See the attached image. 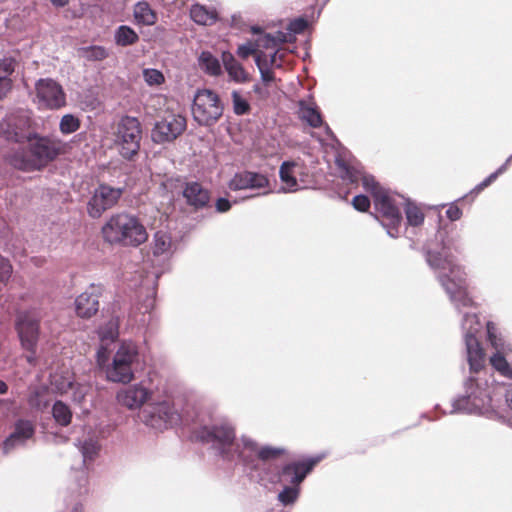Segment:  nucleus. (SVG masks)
I'll list each match as a JSON object with an SVG mask.
<instances>
[{
    "instance_id": "1",
    "label": "nucleus",
    "mask_w": 512,
    "mask_h": 512,
    "mask_svg": "<svg viewBox=\"0 0 512 512\" xmlns=\"http://www.w3.org/2000/svg\"><path fill=\"white\" fill-rule=\"evenodd\" d=\"M460 249V236L453 229L440 227L433 239L424 246V255L431 269L438 272V280L455 308H468L473 300L467 293V279L463 268L454 261L453 251Z\"/></svg>"
},
{
    "instance_id": "2",
    "label": "nucleus",
    "mask_w": 512,
    "mask_h": 512,
    "mask_svg": "<svg viewBox=\"0 0 512 512\" xmlns=\"http://www.w3.org/2000/svg\"><path fill=\"white\" fill-rule=\"evenodd\" d=\"M335 163L341 170L340 177L344 181L350 184H358L361 181L364 190L373 197L375 219L380 222L388 236L397 238L403 217L394 197L380 186L374 176L366 174L361 167L350 165L341 158H336Z\"/></svg>"
},
{
    "instance_id": "3",
    "label": "nucleus",
    "mask_w": 512,
    "mask_h": 512,
    "mask_svg": "<svg viewBox=\"0 0 512 512\" xmlns=\"http://www.w3.org/2000/svg\"><path fill=\"white\" fill-rule=\"evenodd\" d=\"M62 153L61 142L39 134L29 136L22 146L5 155L6 163L22 172L42 171Z\"/></svg>"
},
{
    "instance_id": "4",
    "label": "nucleus",
    "mask_w": 512,
    "mask_h": 512,
    "mask_svg": "<svg viewBox=\"0 0 512 512\" xmlns=\"http://www.w3.org/2000/svg\"><path fill=\"white\" fill-rule=\"evenodd\" d=\"M485 362L477 371L469 368L463 381V393L451 401L450 414L485 415L492 411V386L485 377Z\"/></svg>"
},
{
    "instance_id": "5",
    "label": "nucleus",
    "mask_w": 512,
    "mask_h": 512,
    "mask_svg": "<svg viewBox=\"0 0 512 512\" xmlns=\"http://www.w3.org/2000/svg\"><path fill=\"white\" fill-rule=\"evenodd\" d=\"M194 435L200 442L209 445L213 453L226 462L239 464L242 454V440L236 437L234 424L228 419L214 420L200 425Z\"/></svg>"
},
{
    "instance_id": "6",
    "label": "nucleus",
    "mask_w": 512,
    "mask_h": 512,
    "mask_svg": "<svg viewBox=\"0 0 512 512\" xmlns=\"http://www.w3.org/2000/svg\"><path fill=\"white\" fill-rule=\"evenodd\" d=\"M105 242L121 247H138L148 240V232L141 220L130 213L112 215L102 226Z\"/></svg>"
},
{
    "instance_id": "7",
    "label": "nucleus",
    "mask_w": 512,
    "mask_h": 512,
    "mask_svg": "<svg viewBox=\"0 0 512 512\" xmlns=\"http://www.w3.org/2000/svg\"><path fill=\"white\" fill-rule=\"evenodd\" d=\"M323 459L322 455L312 456L299 461H292L279 470L280 479L290 482L278 493V500L284 506L294 504L300 495V484Z\"/></svg>"
},
{
    "instance_id": "8",
    "label": "nucleus",
    "mask_w": 512,
    "mask_h": 512,
    "mask_svg": "<svg viewBox=\"0 0 512 512\" xmlns=\"http://www.w3.org/2000/svg\"><path fill=\"white\" fill-rule=\"evenodd\" d=\"M142 139V126L138 118L125 115L121 117L115 132V145L125 160L132 161L138 156Z\"/></svg>"
},
{
    "instance_id": "9",
    "label": "nucleus",
    "mask_w": 512,
    "mask_h": 512,
    "mask_svg": "<svg viewBox=\"0 0 512 512\" xmlns=\"http://www.w3.org/2000/svg\"><path fill=\"white\" fill-rule=\"evenodd\" d=\"M139 353L135 344L123 342L117 349L112 363L106 369V377L111 382L129 383L134 378V366Z\"/></svg>"
},
{
    "instance_id": "10",
    "label": "nucleus",
    "mask_w": 512,
    "mask_h": 512,
    "mask_svg": "<svg viewBox=\"0 0 512 512\" xmlns=\"http://www.w3.org/2000/svg\"><path fill=\"white\" fill-rule=\"evenodd\" d=\"M242 440V454L239 464L245 470L258 471L260 469V462H268L278 459L286 450L282 447H274L264 445L259 447L258 443L247 435L241 436Z\"/></svg>"
},
{
    "instance_id": "11",
    "label": "nucleus",
    "mask_w": 512,
    "mask_h": 512,
    "mask_svg": "<svg viewBox=\"0 0 512 512\" xmlns=\"http://www.w3.org/2000/svg\"><path fill=\"white\" fill-rule=\"evenodd\" d=\"M464 342L466 347L467 362L472 371H477L484 363V350L481 347L476 334L481 329V323L476 313L464 312L461 320Z\"/></svg>"
},
{
    "instance_id": "12",
    "label": "nucleus",
    "mask_w": 512,
    "mask_h": 512,
    "mask_svg": "<svg viewBox=\"0 0 512 512\" xmlns=\"http://www.w3.org/2000/svg\"><path fill=\"white\" fill-rule=\"evenodd\" d=\"M32 124L30 116L24 111L7 114L0 119V137L22 146L29 136L34 135Z\"/></svg>"
},
{
    "instance_id": "13",
    "label": "nucleus",
    "mask_w": 512,
    "mask_h": 512,
    "mask_svg": "<svg viewBox=\"0 0 512 512\" xmlns=\"http://www.w3.org/2000/svg\"><path fill=\"white\" fill-rule=\"evenodd\" d=\"M256 50L252 43H245L238 47L237 55L243 59L255 54V61L261 73L262 81L268 84L273 81V68H280L282 65L283 54L280 50L266 49L259 47Z\"/></svg>"
},
{
    "instance_id": "14",
    "label": "nucleus",
    "mask_w": 512,
    "mask_h": 512,
    "mask_svg": "<svg viewBox=\"0 0 512 512\" xmlns=\"http://www.w3.org/2000/svg\"><path fill=\"white\" fill-rule=\"evenodd\" d=\"M125 187H113L110 184L101 182L93 190L87 202V214L92 219L100 218L107 210L117 205Z\"/></svg>"
},
{
    "instance_id": "15",
    "label": "nucleus",
    "mask_w": 512,
    "mask_h": 512,
    "mask_svg": "<svg viewBox=\"0 0 512 512\" xmlns=\"http://www.w3.org/2000/svg\"><path fill=\"white\" fill-rule=\"evenodd\" d=\"M186 126V119L182 115L166 113L155 120L151 140L158 145L172 143L185 131Z\"/></svg>"
},
{
    "instance_id": "16",
    "label": "nucleus",
    "mask_w": 512,
    "mask_h": 512,
    "mask_svg": "<svg viewBox=\"0 0 512 512\" xmlns=\"http://www.w3.org/2000/svg\"><path fill=\"white\" fill-rule=\"evenodd\" d=\"M142 417L145 425L160 431L180 422V414L167 401L148 404L142 412Z\"/></svg>"
},
{
    "instance_id": "17",
    "label": "nucleus",
    "mask_w": 512,
    "mask_h": 512,
    "mask_svg": "<svg viewBox=\"0 0 512 512\" xmlns=\"http://www.w3.org/2000/svg\"><path fill=\"white\" fill-rule=\"evenodd\" d=\"M36 427L34 423L25 418L17 419L12 432L5 438L0 446L3 455H9L17 449L24 448L27 442L34 437Z\"/></svg>"
},
{
    "instance_id": "18",
    "label": "nucleus",
    "mask_w": 512,
    "mask_h": 512,
    "mask_svg": "<svg viewBox=\"0 0 512 512\" xmlns=\"http://www.w3.org/2000/svg\"><path fill=\"white\" fill-rule=\"evenodd\" d=\"M15 329L17 331L22 349H32L38 345L40 337V320L31 312H19L15 320Z\"/></svg>"
},
{
    "instance_id": "19",
    "label": "nucleus",
    "mask_w": 512,
    "mask_h": 512,
    "mask_svg": "<svg viewBox=\"0 0 512 512\" xmlns=\"http://www.w3.org/2000/svg\"><path fill=\"white\" fill-rule=\"evenodd\" d=\"M222 98H192L191 111L194 120L203 126L213 125L223 113Z\"/></svg>"
},
{
    "instance_id": "20",
    "label": "nucleus",
    "mask_w": 512,
    "mask_h": 512,
    "mask_svg": "<svg viewBox=\"0 0 512 512\" xmlns=\"http://www.w3.org/2000/svg\"><path fill=\"white\" fill-rule=\"evenodd\" d=\"M307 27V22L303 18L291 21L287 27V31H278L275 34H265L258 38V46L266 49L280 50L282 43L292 42L295 35L302 33Z\"/></svg>"
},
{
    "instance_id": "21",
    "label": "nucleus",
    "mask_w": 512,
    "mask_h": 512,
    "mask_svg": "<svg viewBox=\"0 0 512 512\" xmlns=\"http://www.w3.org/2000/svg\"><path fill=\"white\" fill-rule=\"evenodd\" d=\"M101 287L92 284L86 291L78 295L74 301L75 313L82 319H90L99 311Z\"/></svg>"
},
{
    "instance_id": "22",
    "label": "nucleus",
    "mask_w": 512,
    "mask_h": 512,
    "mask_svg": "<svg viewBox=\"0 0 512 512\" xmlns=\"http://www.w3.org/2000/svg\"><path fill=\"white\" fill-rule=\"evenodd\" d=\"M269 186V179L254 171L237 172L228 182V187L232 191L246 190V189H261Z\"/></svg>"
},
{
    "instance_id": "23",
    "label": "nucleus",
    "mask_w": 512,
    "mask_h": 512,
    "mask_svg": "<svg viewBox=\"0 0 512 512\" xmlns=\"http://www.w3.org/2000/svg\"><path fill=\"white\" fill-rule=\"evenodd\" d=\"M151 397V391L141 384L131 385L117 393V401L128 409H136Z\"/></svg>"
},
{
    "instance_id": "24",
    "label": "nucleus",
    "mask_w": 512,
    "mask_h": 512,
    "mask_svg": "<svg viewBox=\"0 0 512 512\" xmlns=\"http://www.w3.org/2000/svg\"><path fill=\"white\" fill-rule=\"evenodd\" d=\"M297 116L308 126L319 128L324 124L323 116L314 98H300L298 101Z\"/></svg>"
},
{
    "instance_id": "25",
    "label": "nucleus",
    "mask_w": 512,
    "mask_h": 512,
    "mask_svg": "<svg viewBox=\"0 0 512 512\" xmlns=\"http://www.w3.org/2000/svg\"><path fill=\"white\" fill-rule=\"evenodd\" d=\"M182 195L186 203L195 210L203 209L210 204L209 191L196 181L187 182Z\"/></svg>"
},
{
    "instance_id": "26",
    "label": "nucleus",
    "mask_w": 512,
    "mask_h": 512,
    "mask_svg": "<svg viewBox=\"0 0 512 512\" xmlns=\"http://www.w3.org/2000/svg\"><path fill=\"white\" fill-rule=\"evenodd\" d=\"M296 162L292 160L283 161L279 168V177L283 186L279 189V192L292 193L300 189L298 180L294 175V168Z\"/></svg>"
},
{
    "instance_id": "27",
    "label": "nucleus",
    "mask_w": 512,
    "mask_h": 512,
    "mask_svg": "<svg viewBox=\"0 0 512 512\" xmlns=\"http://www.w3.org/2000/svg\"><path fill=\"white\" fill-rule=\"evenodd\" d=\"M222 62L230 79L238 83H243L248 80V73L244 70L242 65L236 61L231 53L223 52Z\"/></svg>"
},
{
    "instance_id": "28",
    "label": "nucleus",
    "mask_w": 512,
    "mask_h": 512,
    "mask_svg": "<svg viewBox=\"0 0 512 512\" xmlns=\"http://www.w3.org/2000/svg\"><path fill=\"white\" fill-rule=\"evenodd\" d=\"M15 70V60L10 57L0 59V96L10 92L12 81L10 75Z\"/></svg>"
},
{
    "instance_id": "29",
    "label": "nucleus",
    "mask_w": 512,
    "mask_h": 512,
    "mask_svg": "<svg viewBox=\"0 0 512 512\" xmlns=\"http://www.w3.org/2000/svg\"><path fill=\"white\" fill-rule=\"evenodd\" d=\"M51 414L54 421L62 427H67L72 422V410L69 405L62 400H56L53 403Z\"/></svg>"
},
{
    "instance_id": "30",
    "label": "nucleus",
    "mask_w": 512,
    "mask_h": 512,
    "mask_svg": "<svg viewBox=\"0 0 512 512\" xmlns=\"http://www.w3.org/2000/svg\"><path fill=\"white\" fill-rule=\"evenodd\" d=\"M134 18L138 24L153 25L157 20L156 13L147 2H138L134 6Z\"/></svg>"
},
{
    "instance_id": "31",
    "label": "nucleus",
    "mask_w": 512,
    "mask_h": 512,
    "mask_svg": "<svg viewBox=\"0 0 512 512\" xmlns=\"http://www.w3.org/2000/svg\"><path fill=\"white\" fill-rule=\"evenodd\" d=\"M48 393V387L46 385H42L34 388L28 395L27 402L30 408L43 411L50 405V401L44 399V396Z\"/></svg>"
},
{
    "instance_id": "32",
    "label": "nucleus",
    "mask_w": 512,
    "mask_h": 512,
    "mask_svg": "<svg viewBox=\"0 0 512 512\" xmlns=\"http://www.w3.org/2000/svg\"><path fill=\"white\" fill-rule=\"evenodd\" d=\"M120 320L118 316L111 317L103 326L99 328V337L102 342H114L119 337Z\"/></svg>"
},
{
    "instance_id": "33",
    "label": "nucleus",
    "mask_w": 512,
    "mask_h": 512,
    "mask_svg": "<svg viewBox=\"0 0 512 512\" xmlns=\"http://www.w3.org/2000/svg\"><path fill=\"white\" fill-rule=\"evenodd\" d=\"M405 206L404 212L406 215L407 223L410 226L418 227L423 224L425 216L422 210L410 199H404Z\"/></svg>"
},
{
    "instance_id": "34",
    "label": "nucleus",
    "mask_w": 512,
    "mask_h": 512,
    "mask_svg": "<svg viewBox=\"0 0 512 512\" xmlns=\"http://www.w3.org/2000/svg\"><path fill=\"white\" fill-rule=\"evenodd\" d=\"M199 66L203 71L212 76H217L221 73L219 60L208 51H204L200 54Z\"/></svg>"
},
{
    "instance_id": "35",
    "label": "nucleus",
    "mask_w": 512,
    "mask_h": 512,
    "mask_svg": "<svg viewBox=\"0 0 512 512\" xmlns=\"http://www.w3.org/2000/svg\"><path fill=\"white\" fill-rule=\"evenodd\" d=\"M37 96H61V86L53 79H40L36 84Z\"/></svg>"
},
{
    "instance_id": "36",
    "label": "nucleus",
    "mask_w": 512,
    "mask_h": 512,
    "mask_svg": "<svg viewBox=\"0 0 512 512\" xmlns=\"http://www.w3.org/2000/svg\"><path fill=\"white\" fill-rule=\"evenodd\" d=\"M504 350H498L496 351L491 357H490V363L492 367L498 371L502 376L512 379V368L508 361L506 360L505 356L503 355Z\"/></svg>"
},
{
    "instance_id": "37",
    "label": "nucleus",
    "mask_w": 512,
    "mask_h": 512,
    "mask_svg": "<svg viewBox=\"0 0 512 512\" xmlns=\"http://www.w3.org/2000/svg\"><path fill=\"white\" fill-rule=\"evenodd\" d=\"M486 334L488 342L491 344L492 347L495 348L496 351L505 349V339L503 338L501 332L499 331L498 327L494 322L487 321Z\"/></svg>"
},
{
    "instance_id": "38",
    "label": "nucleus",
    "mask_w": 512,
    "mask_h": 512,
    "mask_svg": "<svg viewBox=\"0 0 512 512\" xmlns=\"http://www.w3.org/2000/svg\"><path fill=\"white\" fill-rule=\"evenodd\" d=\"M100 449V444L91 438L80 443L79 451L81 452L83 458V464H85L87 461H94L99 455Z\"/></svg>"
},
{
    "instance_id": "39",
    "label": "nucleus",
    "mask_w": 512,
    "mask_h": 512,
    "mask_svg": "<svg viewBox=\"0 0 512 512\" xmlns=\"http://www.w3.org/2000/svg\"><path fill=\"white\" fill-rule=\"evenodd\" d=\"M190 16L194 22L201 25L212 24L216 19L214 12L207 10L201 5L192 6L190 10Z\"/></svg>"
},
{
    "instance_id": "40",
    "label": "nucleus",
    "mask_w": 512,
    "mask_h": 512,
    "mask_svg": "<svg viewBox=\"0 0 512 512\" xmlns=\"http://www.w3.org/2000/svg\"><path fill=\"white\" fill-rule=\"evenodd\" d=\"M512 161V157H508L506 161L493 173H491L488 177H486L482 182L477 184L471 191L470 194L478 195L485 188L489 187L501 174H503L510 162Z\"/></svg>"
},
{
    "instance_id": "41",
    "label": "nucleus",
    "mask_w": 512,
    "mask_h": 512,
    "mask_svg": "<svg viewBox=\"0 0 512 512\" xmlns=\"http://www.w3.org/2000/svg\"><path fill=\"white\" fill-rule=\"evenodd\" d=\"M79 54L88 61H101L108 56L107 50L102 46H88L80 48Z\"/></svg>"
},
{
    "instance_id": "42",
    "label": "nucleus",
    "mask_w": 512,
    "mask_h": 512,
    "mask_svg": "<svg viewBox=\"0 0 512 512\" xmlns=\"http://www.w3.org/2000/svg\"><path fill=\"white\" fill-rule=\"evenodd\" d=\"M117 44L127 46L138 40V35L128 26H120L115 34Z\"/></svg>"
},
{
    "instance_id": "43",
    "label": "nucleus",
    "mask_w": 512,
    "mask_h": 512,
    "mask_svg": "<svg viewBox=\"0 0 512 512\" xmlns=\"http://www.w3.org/2000/svg\"><path fill=\"white\" fill-rule=\"evenodd\" d=\"M80 127L79 119L73 114H65L62 116L59 129L62 134L69 135L76 132Z\"/></svg>"
},
{
    "instance_id": "44",
    "label": "nucleus",
    "mask_w": 512,
    "mask_h": 512,
    "mask_svg": "<svg viewBox=\"0 0 512 512\" xmlns=\"http://www.w3.org/2000/svg\"><path fill=\"white\" fill-rule=\"evenodd\" d=\"M171 246L170 237L165 233L158 231L154 235V254L161 255L166 253Z\"/></svg>"
},
{
    "instance_id": "45",
    "label": "nucleus",
    "mask_w": 512,
    "mask_h": 512,
    "mask_svg": "<svg viewBox=\"0 0 512 512\" xmlns=\"http://www.w3.org/2000/svg\"><path fill=\"white\" fill-rule=\"evenodd\" d=\"M50 385L56 393L63 395L74 386V381L64 376H55L50 380Z\"/></svg>"
},
{
    "instance_id": "46",
    "label": "nucleus",
    "mask_w": 512,
    "mask_h": 512,
    "mask_svg": "<svg viewBox=\"0 0 512 512\" xmlns=\"http://www.w3.org/2000/svg\"><path fill=\"white\" fill-rule=\"evenodd\" d=\"M12 272L10 261L0 254V291L8 284Z\"/></svg>"
},
{
    "instance_id": "47",
    "label": "nucleus",
    "mask_w": 512,
    "mask_h": 512,
    "mask_svg": "<svg viewBox=\"0 0 512 512\" xmlns=\"http://www.w3.org/2000/svg\"><path fill=\"white\" fill-rule=\"evenodd\" d=\"M143 78L149 86H158L165 81V77L161 71L151 68L143 70Z\"/></svg>"
},
{
    "instance_id": "48",
    "label": "nucleus",
    "mask_w": 512,
    "mask_h": 512,
    "mask_svg": "<svg viewBox=\"0 0 512 512\" xmlns=\"http://www.w3.org/2000/svg\"><path fill=\"white\" fill-rule=\"evenodd\" d=\"M78 106L84 111H95L97 114L102 109L101 98H79Z\"/></svg>"
},
{
    "instance_id": "49",
    "label": "nucleus",
    "mask_w": 512,
    "mask_h": 512,
    "mask_svg": "<svg viewBox=\"0 0 512 512\" xmlns=\"http://www.w3.org/2000/svg\"><path fill=\"white\" fill-rule=\"evenodd\" d=\"M70 390H72L71 400L73 403L81 405L87 395L86 387L74 382V386Z\"/></svg>"
},
{
    "instance_id": "50",
    "label": "nucleus",
    "mask_w": 512,
    "mask_h": 512,
    "mask_svg": "<svg viewBox=\"0 0 512 512\" xmlns=\"http://www.w3.org/2000/svg\"><path fill=\"white\" fill-rule=\"evenodd\" d=\"M352 205L357 211L365 212L370 208V198L365 194H358L353 197Z\"/></svg>"
},
{
    "instance_id": "51",
    "label": "nucleus",
    "mask_w": 512,
    "mask_h": 512,
    "mask_svg": "<svg viewBox=\"0 0 512 512\" xmlns=\"http://www.w3.org/2000/svg\"><path fill=\"white\" fill-rule=\"evenodd\" d=\"M462 199H463V197H461V198L457 199L456 201L450 203L449 207L447 208L446 216H447V218L450 221H457V220H459L462 217L463 212L458 207V205L456 204L458 201H461Z\"/></svg>"
},
{
    "instance_id": "52",
    "label": "nucleus",
    "mask_w": 512,
    "mask_h": 512,
    "mask_svg": "<svg viewBox=\"0 0 512 512\" xmlns=\"http://www.w3.org/2000/svg\"><path fill=\"white\" fill-rule=\"evenodd\" d=\"M234 105V112L237 115H244L248 113L250 109V105L247 101V98H232Z\"/></svg>"
},
{
    "instance_id": "53",
    "label": "nucleus",
    "mask_w": 512,
    "mask_h": 512,
    "mask_svg": "<svg viewBox=\"0 0 512 512\" xmlns=\"http://www.w3.org/2000/svg\"><path fill=\"white\" fill-rule=\"evenodd\" d=\"M232 207V202L226 197H219L215 202V209L218 213L228 212Z\"/></svg>"
},
{
    "instance_id": "54",
    "label": "nucleus",
    "mask_w": 512,
    "mask_h": 512,
    "mask_svg": "<svg viewBox=\"0 0 512 512\" xmlns=\"http://www.w3.org/2000/svg\"><path fill=\"white\" fill-rule=\"evenodd\" d=\"M109 352H108V349L101 346L98 350H97V361L99 363V365H102L104 363H106L108 361V358H109Z\"/></svg>"
},
{
    "instance_id": "55",
    "label": "nucleus",
    "mask_w": 512,
    "mask_h": 512,
    "mask_svg": "<svg viewBox=\"0 0 512 512\" xmlns=\"http://www.w3.org/2000/svg\"><path fill=\"white\" fill-rule=\"evenodd\" d=\"M25 351H27V355L25 356V359L26 361L30 364V365H36L37 363V356H36V351H37V346H34L32 349H24Z\"/></svg>"
},
{
    "instance_id": "56",
    "label": "nucleus",
    "mask_w": 512,
    "mask_h": 512,
    "mask_svg": "<svg viewBox=\"0 0 512 512\" xmlns=\"http://www.w3.org/2000/svg\"><path fill=\"white\" fill-rule=\"evenodd\" d=\"M505 399L508 407L512 410V385L507 389L505 393Z\"/></svg>"
},
{
    "instance_id": "57",
    "label": "nucleus",
    "mask_w": 512,
    "mask_h": 512,
    "mask_svg": "<svg viewBox=\"0 0 512 512\" xmlns=\"http://www.w3.org/2000/svg\"><path fill=\"white\" fill-rule=\"evenodd\" d=\"M325 134L330 140L338 142L336 135L327 124H325Z\"/></svg>"
},
{
    "instance_id": "58",
    "label": "nucleus",
    "mask_w": 512,
    "mask_h": 512,
    "mask_svg": "<svg viewBox=\"0 0 512 512\" xmlns=\"http://www.w3.org/2000/svg\"><path fill=\"white\" fill-rule=\"evenodd\" d=\"M8 389L9 387L7 383L0 379V394H6Z\"/></svg>"
},
{
    "instance_id": "59",
    "label": "nucleus",
    "mask_w": 512,
    "mask_h": 512,
    "mask_svg": "<svg viewBox=\"0 0 512 512\" xmlns=\"http://www.w3.org/2000/svg\"><path fill=\"white\" fill-rule=\"evenodd\" d=\"M50 1L56 7H63L68 3V0H50Z\"/></svg>"
},
{
    "instance_id": "60",
    "label": "nucleus",
    "mask_w": 512,
    "mask_h": 512,
    "mask_svg": "<svg viewBox=\"0 0 512 512\" xmlns=\"http://www.w3.org/2000/svg\"><path fill=\"white\" fill-rule=\"evenodd\" d=\"M71 512H83V505L80 502L75 503Z\"/></svg>"
},
{
    "instance_id": "61",
    "label": "nucleus",
    "mask_w": 512,
    "mask_h": 512,
    "mask_svg": "<svg viewBox=\"0 0 512 512\" xmlns=\"http://www.w3.org/2000/svg\"><path fill=\"white\" fill-rule=\"evenodd\" d=\"M79 481H80V491H79V493L81 494L82 493L81 489H82L83 486H85V484L87 482V479H86L85 476H81Z\"/></svg>"
},
{
    "instance_id": "62",
    "label": "nucleus",
    "mask_w": 512,
    "mask_h": 512,
    "mask_svg": "<svg viewBox=\"0 0 512 512\" xmlns=\"http://www.w3.org/2000/svg\"><path fill=\"white\" fill-rule=\"evenodd\" d=\"M421 418L428 419L429 421H433V420H434V419H433V418H431L427 413H423V414L421 415Z\"/></svg>"
},
{
    "instance_id": "63",
    "label": "nucleus",
    "mask_w": 512,
    "mask_h": 512,
    "mask_svg": "<svg viewBox=\"0 0 512 512\" xmlns=\"http://www.w3.org/2000/svg\"><path fill=\"white\" fill-rule=\"evenodd\" d=\"M255 92L258 93V94H262V93H269V91H262L258 86L255 87Z\"/></svg>"
},
{
    "instance_id": "64",
    "label": "nucleus",
    "mask_w": 512,
    "mask_h": 512,
    "mask_svg": "<svg viewBox=\"0 0 512 512\" xmlns=\"http://www.w3.org/2000/svg\"><path fill=\"white\" fill-rule=\"evenodd\" d=\"M7 401L10 403V405H12V406L15 405V401L14 400H7Z\"/></svg>"
}]
</instances>
